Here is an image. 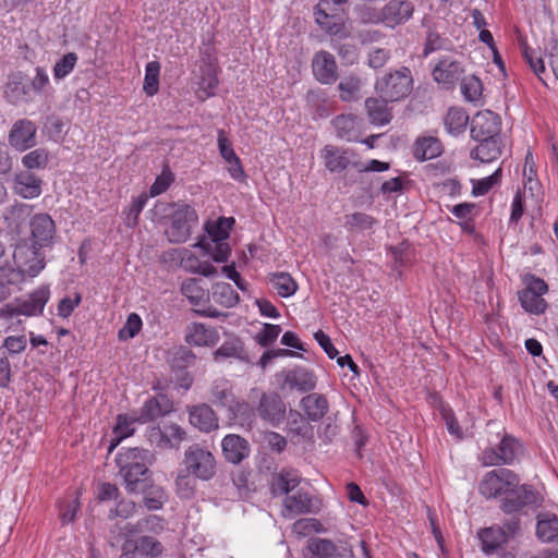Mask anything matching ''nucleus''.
I'll return each instance as SVG.
<instances>
[{"instance_id": "1", "label": "nucleus", "mask_w": 558, "mask_h": 558, "mask_svg": "<svg viewBox=\"0 0 558 558\" xmlns=\"http://www.w3.org/2000/svg\"><path fill=\"white\" fill-rule=\"evenodd\" d=\"M159 522L157 515H148L136 523L124 526L125 539L122 544L120 558H157L163 551L162 544L155 537L137 535Z\"/></svg>"}, {"instance_id": "2", "label": "nucleus", "mask_w": 558, "mask_h": 558, "mask_svg": "<svg viewBox=\"0 0 558 558\" xmlns=\"http://www.w3.org/2000/svg\"><path fill=\"white\" fill-rule=\"evenodd\" d=\"M377 93L384 99L400 101L407 98L413 89V77L411 70L401 66L398 70L386 73L375 84Z\"/></svg>"}, {"instance_id": "3", "label": "nucleus", "mask_w": 558, "mask_h": 558, "mask_svg": "<svg viewBox=\"0 0 558 558\" xmlns=\"http://www.w3.org/2000/svg\"><path fill=\"white\" fill-rule=\"evenodd\" d=\"M183 464L185 472L202 481L211 480L217 472L214 454L199 444H193L185 449Z\"/></svg>"}, {"instance_id": "4", "label": "nucleus", "mask_w": 558, "mask_h": 558, "mask_svg": "<svg viewBox=\"0 0 558 558\" xmlns=\"http://www.w3.org/2000/svg\"><path fill=\"white\" fill-rule=\"evenodd\" d=\"M525 288L518 292V299L525 312L534 315L545 313L547 302L543 295L548 291V284L534 275L524 276Z\"/></svg>"}, {"instance_id": "5", "label": "nucleus", "mask_w": 558, "mask_h": 558, "mask_svg": "<svg viewBox=\"0 0 558 558\" xmlns=\"http://www.w3.org/2000/svg\"><path fill=\"white\" fill-rule=\"evenodd\" d=\"M520 483L519 476L509 469H496L487 472L482 478L478 490L486 498L508 495Z\"/></svg>"}, {"instance_id": "6", "label": "nucleus", "mask_w": 558, "mask_h": 558, "mask_svg": "<svg viewBox=\"0 0 558 558\" xmlns=\"http://www.w3.org/2000/svg\"><path fill=\"white\" fill-rule=\"evenodd\" d=\"M197 214L187 204H181L171 215V226L166 231L172 243H184L191 236L192 226L197 223Z\"/></svg>"}, {"instance_id": "7", "label": "nucleus", "mask_w": 558, "mask_h": 558, "mask_svg": "<svg viewBox=\"0 0 558 558\" xmlns=\"http://www.w3.org/2000/svg\"><path fill=\"white\" fill-rule=\"evenodd\" d=\"M153 454L149 450L130 447L121 448V451L116 457V463L119 469V474L123 480H128L131 484L136 481H131L132 472L142 470L143 466L151 463Z\"/></svg>"}, {"instance_id": "8", "label": "nucleus", "mask_w": 558, "mask_h": 558, "mask_svg": "<svg viewBox=\"0 0 558 558\" xmlns=\"http://www.w3.org/2000/svg\"><path fill=\"white\" fill-rule=\"evenodd\" d=\"M541 502L538 493L530 485H520L513 487V490L501 500L500 508L506 513H512L522 510L527 506H537Z\"/></svg>"}, {"instance_id": "9", "label": "nucleus", "mask_w": 558, "mask_h": 558, "mask_svg": "<svg viewBox=\"0 0 558 558\" xmlns=\"http://www.w3.org/2000/svg\"><path fill=\"white\" fill-rule=\"evenodd\" d=\"M520 448L515 438L510 435H504L497 448H487L482 453L484 465L510 464L514 460Z\"/></svg>"}, {"instance_id": "10", "label": "nucleus", "mask_w": 558, "mask_h": 558, "mask_svg": "<svg viewBox=\"0 0 558 558\" xmlns=\"http://www.w3.org/2000/svg\"><path fill=\"white\" fill-rule=\"evenodd\" d=\"M500 125V117L497 113L490 110L477 112L471 122V136L474 141L494 138L499 136Z\"/></svg>"}, {"instance_id": "11", "label": "nucleus", "mask_w": 558, "mask_h": 558, "mask_svg": "<svg viewBox=\"0 0 558 558\" xmlns=\"http://www.w3.org/2000/svg\"><path fill=\"white\" fill-rule=\"evenodd\" d=\"M37 126L33 121L21 119L11 128L8 136L9 144L19 151H24L36 145Z\"/></svg>"}, {"instance_id": "12", "label": "nucleus", "mask_w": 558, "mask_h": 558, "mask_svg": "<svg viewBox=\"0 0 558 558\" xmlns=\"http://www.w3.org/2000/svg\"><path fill=\"white\" fill-rule=\"evenodd\" d=\"M256 410L258 415L272 426H278L286 417V404L276 392H264Z\"/></svg>"}, {"instance_id": "13", "label": "nucleus", "mask_w": 558, "mask_h": 558, "mask_svg": "<svg viewBox=\"0 0 558 558\" xmlns=\"http://www.w3.org/2000/svg\"><path fill=\"white\" fill-rule=\"evenodd\" d=\"M413 12L414 4L410 0H389L381 8L384 24L391 28L408 22Z\"/></svg>"}, {"instance_id": "14", "label": "nucleus", "mask_w": 558, "mask_h": 558, "mask_svg": "<svg viewBox=\"0 0 558 558\" xmlns=\"http://www.w3.org/2000/svg\"><path fill=\"white\" fill-rule=\"evenodd\" d=\"M29 228L34 248H41L51 243L56 227L49 215H35L31 219Z\"/></svg>"}, {"instance_id": "15", "label": "nucleus", "mask_w": 558, "mask_h": 558, "mask_svg": "<svg viewBox=\"0 0 558 558\" xmlns=\"http://www.w3.org/2000/svg\"><path fill=\"white\" fill-rule=\"evenodd\" d=\"M221 447L225 459L232 464L241 463L251 452L248 441L236 434L226 435L221 441Z\"/></svg>"}, {"instance_id": "16", "label": "nucleus", "mask_w": 558, "mask_h": 558, "mask_svg": "<svg viewBox=\"0 0 558 558\" xmlns=\"http://www.w3.org/2000/svg\"><path fill=\"white\" fill-rule=\"evenodd\" d=\"M172 408V401L166 395L159 393L144 403L136 420L142 424L153 422L170 413Z\"/></svg>"}, {"instance_id": "17", "label": "nucleus", "mask_w": 558, "mask_h": 558, "mask_svg": "<svg viewBox=\"0 0 558 558\" xmlns=\"http://www.w3.org/2000/svg\"><path fill=\"white\" fill-rule=\"evenodd\" d=\"M189 417L190 423L203 433H209L219 427V418L207 403L190 407Z\"/></svg>"}, {"instance_id": "18", "label": "nucleus", "mask_w": 558, "mask_h": 558, "mask_svg": "<svg viewBox=\"0 0 558 558\" xmlns=\"http://www.w3.org/2000/svg\"><path fill=\"white\" fill-rule=\"evenodd\" d=\"M464 70L461 63L450 57L441 58L433 70L434 80L444 84L446 87H452L463 74Z\"/></svg>"}, {"instance_id": "19", "label": "nucleus", "mask_w": 558, "mask_h": 558, "mask_svg": "<svg viewBox=\"0 0 558 558\" xmlns=\"http://www.w3.org/2000/svg\"><path fill=\"white\" fill-rule=\"evenodd\" d=\"M185 341L196 347H214L219 341V333L214 327L192 323L186 327Z\"/></svg>"}, {"instance_id": "20", "label": "nucleus", "mask_w": 558, "mask_h": 558, "mask_svg": "<svg viewBox=\"0 0 558 558\" xmlns=\"http://www.w3.org/2000/svg\"><path fill=\"white\" fill-rule=\"evenodd\" d=\"M313 71L323 84L335 83L338 78L335 57L327 51H318L313 59Z\"/></svg>"}, {"instance_id": "21", "label": "nucleus", "mask_w": 558, "mask_h": 558, "mask_svg": "<svg viewBox=\"0 0 558 558\" xmlns=\"http://www.w3.org/2000/svg\"><path fill=\"white\" fill-rule=\"evenodd\" d=\"M50 290L47 286H41L28 294L26 299H16L20 307V314L24 316L40 315L45 305L49 301Z\"/></svg>"}, {"instance_id": "22", "label": "nucleus", "mask_w": 558, "mask_h": 558, "mask_svg": "<svg viewBox=\"0 0 558 558\" xmlns=\"http://www.w3.org/2000/svg\"><path fill=\"white\" fill-rule=\"evenodd\" d=\"M352 156H354L353 151L333 145H327L322 150L325 167L330 172H340L352 167V162H354L351 159Z\"/></svg>"}, {"instance_id": "23", "label": "nucleus", "mask_w": 558, "mask_h": 558, "mask_svg": "<svg viewBox=\"0 0 558 558\" xmlns=\"http://www.w3.org/2000/svg\"><path fill=\"white\" fill-rule=\"evenodd\" d=\"M43 181L33 172L25 170L14 178V192L23 198H35L41 194Z\"/></svg>"}, {"instance_id": "24", "label": "nucleus", "mask_w": 558, "mask_h": 558, "mask_svg": "<svg viewBox=\"0 0 558 558\" xmlns=\"http://www.w3.org/2000/svg\"><path fill=\"white\" fill-rule=\"evenodd\" d=\"M300 405L310 421L317 422L328 412L327 398L320 393H310L301 399Z\"/></svg>"}, {"instance_id": "25", "label": "nucleus", "mask_w": 558, "mask_h": 558, "mask_svg": "<svg viewBox=\"0 0 558 558\" xmlns=\"http://www.w3.org/2000/svg\"><path fill=\"white\" fill-rule=\"evenodd\" d=\"M229 418L242 427L251 428L257 410L245 400H234L228 409Z\"/></svg>"}, {"instance_id": "26", "label": "nucleus", "mask_w": 558, "mask_h": 558, "mask_svg": "<svg viewBox=\"0 0 558 558\" xmlns=\"http://www.w3.org/2000/svg\"><path fill=\"white\" fill-rule=\"evenodd\" d=\"M480 144L471 151V157L482 162H490L501 155V138L494 136V138L477 140Z\"/></svg>"}, {"instance_id": "27", "label": "nucleus", "mask_w": 558, "mask_h": 558, "mask_svg": "<svg viewBox=\"0 0 558 558\" xmlns=\"http://www.w3.org/2000/svg\"><path fill=\"white\" fill-rule=\"evenodd\" d=\"M283 506L288 515H300L314 511L311 495L302 489L296 490L292 495H288Z\"/></svg>"}, {"instance_id": "28", "label": "nucleus", "mask_w": 558, "mask_h": 558, "mask_svg": "<svg viewBox=\"0 0 558 558\" xmlns=\"http://www.w3.org/2000/svg\"><path fill=\"white\" fill-rule=\"evenodd\" d=\"M24 282L23 272L11 265L0 266V303L12 294V288Z\"/></svg>"}, {"instance_id": "29", "label": "nucleus", "mask_w": 558, "mask_h": 558, "mask_svg": "<svg viewBox=\"0 0 558 558\" xmlns=\"http://www.w3.org/2000/svg\"><path fill=\"white\" fill-rule=\"evenodd\" d=\"M388 99L369 97L365 100V108L368 118L373 124H388L392 119V113L387 106Z\"/></svg>"}, {"instance_id": "30", "label": "nucleus", "mask_w": 558, "mask_h": 558, "mask_svg": "<svg viewBox=\"0 0 558 558\" xmlns=\"http://www.w3.org/2000/svg\"><path fill=\"white\" fill-rule=\"evenodd\" d=\"M481 539L482 549L487 555L497 553V550L507 543V535L502 527L490 526L483 529L478 533Z\"/></svg>"}, {"instance_id": "31", "label": "nucleus", "mask_w": 558, "mask_h": 558, "mask_svg": "<svg viewBox=\"0 0 558 558\" xmlns=\"http://www.w3.org/2000/svg\"><path fill=\"white\" fill-rule=\"evenodd\" d=\"M32 257L25 262H21L22 255L24 254L23 248H17L14 253V258L19 260L20 266L16 268L23 272L24 278L37 276L45 267V257L39 252V248H29Z\"/></svg>"}, {"instance_id": "32", "label": "nucleus", "mask_w": 558, "mask_h": 558, "mask_svg": "<svg viewBox=\"0 0 558 558\" xmlns=\"http://www.w3.org/2000/svg\"><path fill=\"white\" fill-rule=\"evenodd\" d=\"M284 383L291 389H296L300 392H308L316 386V379L312 372L305 368H295L286 374Z\"/></svg>"}, {"instance_id": "33", "label": "nucleus", "mask_w": 558, "mask_h": 558, "mask_svg": "<svg viewBox=\"0 0 558 558\" xmlns=\"http://www.w3.org/2000/svg\"><path fill=\"white\" fill-rule=\"evenodd\" d=\"M210 400L215 405L226 408L227 410L235 400L232 386L225 378L214 380L210 387Z\"/></svg>"}, {"instance_id": "34", "label": "nucleus", "mask_w": 558, "mask_h": 558, "mask_svg": "<svg viewBox=\"0 0 558 558\" xmlns=\"http://www.w3.org/2000/svg\"><path fill=\"white\" fill-rule=\"evenodd\" d=\"M4 95L8 101L11 104L32 101L29 85L24 84L21 77L17 75L11 77L7 83Z\"/></svg>"}, {"instance_id": "35", "label": "nucleus", "mask_w": 558, "mask_h": 558, "mask_svg": "<svg viewBox=\"0 0 558 558\" xmlns=\"http://www.w3.org/2000/svg\"><path fill=\"white\" fill-rule=\"evenodd\" d=\"M211 299L226 308H231L240 302L238 292L228 282L215 283L211 288Z\"/></svg>"}, {"instance_id": "36", "label": "nucleus", "mask_w": 558, "mask_h": 558, "mask_svg": "<svg viewBox=\"0 0 558 558\" xmlns=\"http://www.w3.org/2000/svg\"><path fill=\"white\" fill-rule=\"evenodd\" d=\"M337 136L345 141L357 138V118L352 114H340L332 120Z\"/></svg>"}, {"instance_id": "37", "label": "nucleus", "mask_w": 558, "mask_h": 558, "mask_svg": "<svg viewBox=\"0 0 558 558\" xmlns=\"http://www.w3.org/2000/svg\"><path fill=\"white\" fill-rule=\"evenodd\" d=\"M441 154V143L436 137L418 138L414 146V157L424 161L436 158Z\"/></svg>"}, {"instance_id": "38", "label": "nucleus", "mask_w": 558, "mask_h": 558, "mask_svg": "<svg viewBox=\"0 0 558 558\" xmlns=\"http://www.w3.org/2000/svg\"><path fill=\"white\" fill-rule=\"evenodd\" d=\"M221 357H233L241 361H247V354L245 352L243 342L236 337L225 341L214 353L215 361H218Z\"/></svg>"}, {"instance_id": "39", "label": "nucleus", "mask_w": 558, "mask_h": 558, "mask_svg": "<svg viewBox=\"0 0 558 558\" xmlns=\"http://www.w3.org/2000/svg\"><path fill=\"white\" fill-rule=\"evenodd\" d=\"M536 534L539 539L546 543L558 539V517L554 514H542L538 517Z\"/></svg>"}, {"instance_id": "40", "label": "nucleus", "mask_w": 558, "mask_h": 558, "mask_svg": "<svg viewBox=\"0 0 558 558\" xmlns=\"http://www.w3.org/2000/svg\"><path fill=\"white\" fill-rule=\"evenodd\" d=\"M196 355L187 347L180 345L169 352V364L173 371H183L194 365Z\"/></svg>"}, {"instance_id": "41", "label": "nucleus", "mask_w": 558, "mask_h": 558, "mask_svg": "<svg viewBox=\"0 0 558 558\" xmlns=\"http://www.w3.org/2000/svg\"><path fill=\"white\" fill-rule=\"evenodd\" d=\"M138 494L143 495L144 505L149 510L161 509L167 500V494L163 488L159 485H155L153 480L149 481L144 490H140Z\"/></svg>"}, {"instance_id": "42", "label": "nucleus", "mask_w": 558, "mask_h": 558, "mask_svg": "<svg viewBox=\"0 0 558 558\" xmlns=\"http://www.w3.org/2000/svg\"><path fill=\"white\" fill-rule=\"evenodd\" d=\"M469 116L461 108H450L444 119L445 126L450 134L458 135L464 132Z\"/></svg>"}, {"instance_id": "43", "label": "nucleus", "mask_w": 558, "mask_h": 558, "mask_svg": "<svg viewBox=\"0 0 558 558\" xmlns=\"http://www.w3.org/2000/svg\"><path fill=\"white\" fill-rule=\"evenodd\" d=\"M137 422L136 417L120 414L117 417V424L113 428L114 437L111 440L109 451H112L124 438L134 434L133 424Z\"/></svg>"}, {"instance_id": "44", "label": "nucleus", "mask_w": 558, "mask_h": 558, "mask_svg": "<svg viewBox=\"0 0 558 558\" xmlns=\"http://www.w3.org/2000/svg\"><path fill=\"white\" fill-rule=\"evenodd\" d=\"M300 484V478L291 472L281 471L277 474L271 484L274 495H289Z\"/></svg>"}, {"instance_id": "45", "label": "nucleus", "mask_w": 558, "mask_h": 558, "mask_svg": "<svg viewBox=\"0 0 558 558\" xmlns=\"http://www.w3.org/2000/svg\"><path fill=\"white\" fill-rule=\"evenodd\" d=\"M269 281L281 298H289L298 290V283L288 272L270 274Z\"/></svg>"}, {"instance_id": "46", "label": "nucleus", "mask_w": 558, "mask_h": 558, "mask_svg": "<svg viewBox=\"0 0 558 558\" xmlns=\"http://www.w3.org/2000/svg\"><path fill=\"white\" fill-rule=\"evenodd\" d=\"M452 43L448 37L442 36L436 29L429 28L426 34L423 56L427 57L429 53L438 50H451Z\"/></svg>"}, {"instance_id": "47", "label": "nucleus", "mask_w": 558, "mask_h": 558, "mask_svg": "<svg viewBox=\"0 0 558 558\" xmlns=\"http://www.w3.org/2000/svg\"><path fill=\"white\" fill-rule=\"evenodd\" d=\"M234 225V219L220 217L215 223L207 225L206 231L211 238L213 242H225L229 235L232 226Z\"/></svg>"}, {"instance_id": "48", "label": "nucleus", "mask_w": 558, "mask_h": 558, "mask_svg": "<svg viewBox=\"0 0 558 558\" xmlns=\"http://www.w3.org/2000/svg\"><path fill=\"white\" fill-rule=\"evenodd\" d=\"M199 88L206 93L207 96L214 94L218 85L217 65L215 63L206 62V66H201V76L198 81Z\"/></svg>"}, {"instance_id": "49", "label": "nucleus", "mask_w": 558, "mask_h": 558, "mask_svg": "<svg viewBox=\"0 0 558 558\" xmlns=\"http://www.w3.org/2000/svg\"><path fill=\"white\" fill-rule=\"evenodd\" d=\"M159 74L160 63L158 61H150L146 64L143 88L148 96L157 94L159 88Z\"/></svg>"}, {"instance_id": "50", "label": "nucleus", "mask_w": 558, "mask_h": 558, "mask_svg": "<svg viewBox=\"0 0 558 558\" xmlns=\"http://www.w3.org/2000/svg\"><path fill=\"white\" fill-rule=\"evenodd\" d=\"M151 471L149 466H143L142 470L133 471L131 481H136V483H130L128 480H123L125 489L129 494H138L140 490H144V488L148 485V482L151 481Z\"/></svg>"}, {"instance_id": "51", "label": "nucleus", "mask_w": 558, "mask_h": 558, "mask_svg": "<svg viewBox=\"0 0 558 558\" xmlns=\"http://www.w3.org/2000/svg\"><path fill=\"white\" fill-rule=\"evenodd\" d=\"M343 101L356 100L360 97L361 80L355 75L344 77L338 85Z\"/></svg>"}, {"instance_id": "52", "label": "nucleus", "mask_w": 558, "mask_h": 558, "mask_svg": "<svg viewBox=\"0 0 558 558\" xmlns=\"http://www.w3.org/2000/svg\"><path fill=\"white\" fill-rule=\"evenodd\" d=\"M344 227L348 230H368L377 222V220L365 213H354L344 217Z\"/></svg>"}, {"instance_id": "53", "label": "nucleus", "mask_w": 558, "mask_h": 558, "mask_svg": "<svg viewBox=\"0 0 558 558\" xmlns=\"http://www.w3.org/2000/svg\"><path fill=\"white\" fill-rule=\"evenodd\" d=\"M522 53L531 70L544 84H546L544 77L542 76L546 73V68L541 54L531 49L526 44L522 45Z\"/></svg>"}, {"instance_id": "54", "label": "nucleus", "mask_w": 558, "mask_h": 558, "mask_svg": "<svg viewBox=\"0 0 558 558\" xmlns=\"http://www.w3.org/2000/svg\"><path fill=\"white\" fill-rule=\"evenodd\" d=\"M482 82L475 75L464 77L461 82V92L468 101L474 102L478 100L482 95Z\"/></svg>"}, {"instance_id": "55", "label": "nucleus", "mask_w": 558, "mask_h": 558, "mask_svg": "<svg viewBox=\"0 0 558 558\" xmlns=\"http://www.w3.org/2000/svg\"><path fill=\"white\" fill-rule=\"evenodd\" d=\"M77 54L75 52H68L59 59L53 66V77L62 80L68 76L74 69L77 62Z\"/></svg>"}, {"instance_id": "56", "label": "nucleus", "mask_w": 558, "mask_h": 558, "mask_svg": "<svg viewBox=\"0 0 558 558\" xmlns=\"http://www.w3.org/2000/svg\"><path fill=\"white\" fill-rule=\"evenodd\" d=\"M196 477L190 473H179L175 478V492L181 498L189 499L194 495Z\"/></svg>"}, {"instance_id": "57", "label": "nucleus", "mask_w": 558, "mask_h": 558, "mask_svg": "<svg viewBox=\"0 0 558 558\" xmlns=\"http://www.w3.org/2000/svg\"><path fill=\"white\" fill-rule=\"evenodd\" d=\"M310 550L319 558H333L337 554V546L326 538L313 539L308 545Z\"/></svg>"}, {"instance_id": "58", "label": "nucleus", "mask_w": 558, "mask_h": 558, "mask_svg": "<svg viewBox=\"0 0 558 558\" xmlns=\"http://www.w3.org/2000/svg\"><path fill=\"white\" fill-rule=\"evenodd\" d=\"M23 166L29 171L31 169H43L48 163V153L44 148H37L22 158Z\"/></svg>"}, {"instance_id": "59", "label": "nucleus", "mask_w": 558, "mask_h": 558, "mask_svg": "<svg viewBox=\"0 0 558 558\" xmlns=\"http://www.w3.org/2000/svg\"><path fill=\"white\" fill-rule=\"evenodd\" d=\"M502 175L501 168H498L493 174L481 180L473 181L472 194L475 196H482L487 194L494 185H496Z\"/></svg>"}, {"instance_id": "60", "label": "nucleus", "mask_w": 558, "mask_h": 558, "mask_svg": "<svg viewBox=\"0 0 558 558\" xmlns=\"http://www.w3.org/2000/svg\"><path fill=\"white\" fill-rule=\"evenodd\" d=\"M181 291L193 305H198L204 299L205 291L198 286L197 280L190 278L181 286Z\"/></svg>"}, {"instance_id": "61", "label": "nucleus", "mask_w": 558, "mask_h": 558, "mask_svg": "<svg viewBox=\"0 0 558 558\" xmlns=\"http://www.w3.org/2000/svg\"><path fill=\"white\" fill-rule=\"evenodd\" d=\"M329 2L327 0H320L314 9L315 22L325 32L327 26H330L339 16L336 14L327 13V7Z\"/></svg>"}, {"instance_id": "62", "label": "nucleus", "mask_w": 558, "mask_h": 558, "mask_svg": "<svg viewBox=\"0 0 558 558\" xmlns=\"http://www.w3.org/2000/svg\"><path fill=\"white\" fill-rule=\"evenodd\" d=\"M332 48L338 52L339 57L345 64H353L356 62L359 57V48L356 45L348 43L342 44L338 40H335Z\"/></svg>"}, {"instance_id": "63", "label": "nucleus", "mask_w": 558, "mask_h": 558, "mask_svg": "<svg viewBox=\"0 0 558 558\" xmlns=\"http://www.w3.org/2000/svg\"><path fill=\"white\" fill-rule=\"evenodd\" d=\"M142 328V319L136 313L128 316L126 323L119 330V339L128 340L134 338Z\"/></svg>"}, {"instance_id": "64", "label": "nucleus", "mask_w": 558, "mask_h": 558, "mask_svg": "<svg viewBox=\"0 0 558 558\" xmlns=\"http://www.w3.org/2000/svg\"><path fill=\"white\" fill-rule=\"evenodd\" d=\"M545 54L556 78L558 80V38L553 35L545 45Z\"/></svg>"}]
</instances>
